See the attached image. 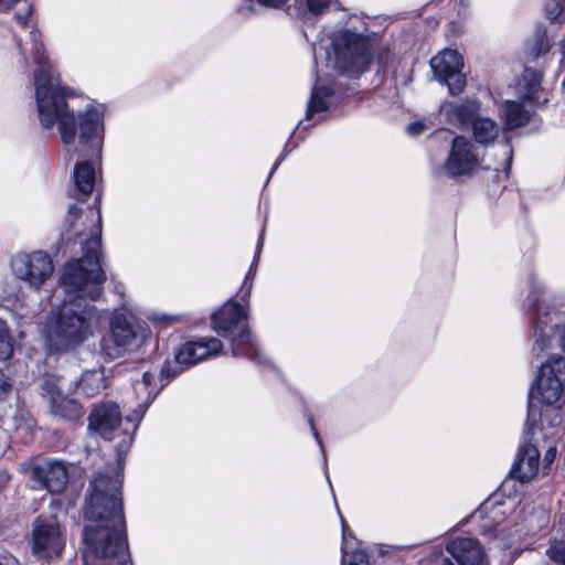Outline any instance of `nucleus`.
<instances>
[{
    "mask_svg": "<svg viewBox=\"0 0 565 565\" xmlns=\"http://www.w3.org/2000/svg\"><path fill=\"white\" fill-rule=\"evenodd\" d=\"M79 215L81 210L72 205L65 220L70 230L82 237L81 244L85 249V255L65 265L61 278L65 301L61 308L51 313L43 331L50 345L57 350L74 349L94 334L98 322L95 307L82 308L81 303H76V301L96 300L100 296L103 284L106 280L99 260L100 215L98 213L96 217L90 218L92 228L88 238L76 228L74 223Z\"/></svg>",
    "mask_w": 565,
    "mask_h": 565,
    "instance_id": "1",
    "label": "nucleus"
},
{
    "mask_svg": "<svg viewBox=\"0 0 565 565\" xmlns=\"http://www.w3.org/2000/svg\"><path fill=\"white\" fill-rule=\"evenodd\" d=\"M24 58H33L35 104L40 124L45 129L57 128L63 145L72 146L76 138L83 147H88L90 157L99 158L104 141L103 105L89 104L84 109H75L71 103L74 92L63 85L60 75L44 52L41 34L31 30L29 39L19 44Z\"/></svg>",
    "mask_w": 565,
    "mask_h": 565,
    "instance_id": "2",
    "label": "nucleus"
},
{
    "mask_svg": "<svg viewBox=\"0 0 565 565\" xmlns=\"http://www.w3.org/2000/svg\"><path fill=\"white\" fill-rule=\"evenodd\" d=\"M121 484L119 468L98 472L90 482L84 512L96 524L84 530V565H129Z\"/></svg>",
    "mask_w": 565,
    "mask_h": 565,
    "instance_id": "3",
    "label": "nucleus"
},
{
    "mask_svg": "<svg viewBox=\"0 0 565 565\" xmlns=\"http://www.w3.org/2000/svg\"><path fill=\"white\" fill-rule=\"evenodd\" d=\"M254 276L253 266L249 268L242 286L241 301H226L212 317V329L230 341L231 353L234 356H245L259 360V347L257 345L247 323L248 300L252 291V282H247Z\"/></svg>",
    "mask_w": 565,
    "mask_h": 565,
    "instance_id": "4",
    "label": "nucleus"
},
{
    "mask_svg": "<svg viewBox=\"0 0 565 565\" xmlns=\"http://www.w3.org/2000/svg\"><path fill=\"white\" fill-rule=\"evenodd\" d=\"M332 52L323 41L319 45H313V57L316 65L324 61L327 68L338 70L348 73L364 72L370 62V43L361 34L349 30H340L330 36Z\"/></svg>",
    "mask_w": 565,
    "mask_h": 565,
    "instance_id": "5",
    "label": "nucleus"
},
{
    "mask_svg": "<svg viewBox=\"0 0 565 565\" xmlns=\"http://www.w3.org/2000/svg\"><path fill=\"white\" fill-rule=\"evenodd\" d=\"M149 337L147 329L141 327L132 316L114 312L109 320V332L100 340V353L107 360H116L137 352Z\"/></svg>",
    "mask_w": 565,
    "mask_h": 565,
    "instance_id": "6",
    "label": "nucleus"
},
{
    "mask_svg": "<svg viewBox=\"0 0 565 565\" xmlns=\"http://www.w3.org/2000/svg\"><path fill=\"white\" fill-rule=\"evenodd\" d=\"M533 340L536 355L557 347L565 352V315L552 311L544 300L535 299Z\"/></svg>",
    "mask_w": 565,
    "mask_h": 565,
    "instance_id": "7",
    "label": "nucleus"
},
{
    "mask_svg": "<svg viewBox=\"0 0 565 565\" xmlns=\"http://www.w3.org/2000/svg\"><path fill=\"white\" fill-rule=\"evenodd\" d=\"M11 275L39 291L53 276L54 265L50 255L43 250L19 252L9 262Z\"/></svg>",
    "mask_w": 565,
    "mask_h": 565,
    "instance_id": "8",
    "label": "nucleus"
},
{
    "mask_svg": "<svg viewBox=\"0 0 565 565\" xmlns=\"http://www.w3.org/2000/svg\"><path fill=\"white\" fill-rule=\"evenodd\" d=\"M531 398L546 405H556L565 399V358L551 355L542 363Z\"/></svg>",
    "mask_w": 565,
    "mask_h": 565,
    "instance_id": "9",
    "label": "nucleus"
},
{
    "mask_svg": "<svg viewBox=\"0 0 565 565\" xmlns=\"http://www.w3.org/2000/svg\"><path fill=\"white\" fill-rule=\"evenodd\" d=\"M481 168L482 156L475 143L463 136L454 137L441 166L443 173L450 178H463L476 174Z\"/></svg>",
    "mask_w": 565,
    "mask_h": 565,
    "instance_id": "10",
    "label": "nucleus"
},
{
    "mask_svg": "<svg viewBox=\"0 0 565 565\" xmlns=\"http://www.w3.org/2000/svg\"><path fill=\"white\" fill-rule=\"evenodd\" d=\"M121 414L119 406L114 403H104L95 406L88 417V429L99 434L105 439L121 437L118 443L119 455L127 451L132 435L120 428Z\"/></svg>",
    "mask_w": 565,
    "mask_h": 565,
    "instance_id": "11",
    "label": "nucleus"
},
{
    "mask_svg": "<svg viewBox=\"0 0 565 565\" xmlns=\"http://www.w3.org/2000/svg\"><path fill=\"white\" fill-rule=\"evenodd\" d=\"M430 66L435 77L448 86L451 95H459L466 87V76L462 74V55L451 49H446L434 56Z\"/></svg>",
    "mask_w": 565,
    "mask_h": 565,
    "instance_id": "12",
    "label": "nucleus"
},
{
    "mask_svg": "<svg viewBox=\"0 0 565 565\" xmlns=\"http://www.w3.org/2000/svg\"><path fill=\"white\" fill-rule=\"evenodd\" d=\"M287 2H244L237 14L239 19H249L254 15L264 13L268 8L285 9L290 15H295L305 22L312 23L318 17L327 10L328 2H294L285 8L280 4Z\"/></svg>",
    "mask_w": 565,
    "mask_h": 565,
    "instance_id": "13",
    "label": "nucleus"
},
{
    "mask_svg": "<svg viewBox=\"0 0 565 565\" xmlns=\"http://www.w3.org/2000/svg\"><path fill=\"white\" fill-rule=\"evenodd\" d=\"M65 544L62 530L54 520L38 519L33 527V553L41 558L60 556Z\"/></svg>",
    "mask_w": 565,
    "mask_h": 565,
    "instance_id": "14",
    "label": "nucleus"
},
{
    "mask_svg": "<svg viewBox=\"0 0 565 565\" xmlns=\"http://www.w3.org/2000/svg\"><path fill=\"white\" fill-rule=\"evenodd\" d=\"M223 343L217 338L206 337L185 342L178 351L175 359L179 364L192 366L205 359L222 353Z\"/></svg>",
    "mask_w": 565,
    "mask_h": 565,
    "instance_id": "15",
    "label": "nucleus"
},
{
    "mask_svg": "<svg viewBox=\"0 0 565 565\" xmlns=\"http://www.w3.org/2000/svg\"><path fill=\"white\" fill-rule=\"evenodd\" d=\"M32 478L51 493L61 492L67 482V470L63 462L45 460L32 468Z\"/></svg>",
    "mask_w": 565,
    "mask_h": 565,
    "instance_id": "16",
    "label": "nucleus"
},
{
    "mask_svg": "<svg viewBox=\"0 0 565 565\" xmlns=\"http://www.w3.org/2000/svg\"><path fill=\"white\" fill-rule=\"evenodd\" d=\"M446 548L459 565H487L484 552L476 539L457 537Z\"/></svg>",
    "mask_w": 565,
    "mask_h": 565,
    "instance_id": "17",
    "label": "nucleus"
},
{
    "mask_svg": "<svg viewBox=\"0 0 565 565\" xmlns=\"http://www.w3.org/2000/svg\"><path fill=\"white\" fill-rule=\"evenodd\" d=\"M539 459L540 452L537 448L524 440L520 446L516 460L510 475L521 482L530 481L539 472Z\"/></svg>",
    "mask_w": 565,
    "mask_h": 565,
    "instance_id": "18",
    "label": "nucleus"
},
{
    "mask_svg": "<svg viewBox=\"0 0 565 565\" xmlns=\"http://www.w3.org/2000/svg\"><path fill=\"white\" fill-rule=\"evenodd\" d=\"M154 375L150 372H145L140 380L134 383V392L136 394L137 406L132 415L126 417L127 422L134 423L135 427L141 420L148 406L151 404L156 396V387L152 385Z\"/></svg>",
    "mask_w": 565,
    "mask_h": 565,
    "instance_id": "19",
    "label": "nucleus"
},
{
    "mask_svg": "<svg viewBox=\"0 0 565 565\" xmlns=\"http://www.w3.org/2000/svg\"><path fill=\"white\" fill-rule=\"evenodd\" d=\"M47 398L50 401L51 412L55 416L64 419L74 420L83 415V409L79 404L67 396H65L58 387H51L47 390Z\"/></svg>",
    "mask_w": 565,
    "mask_h": 565,
    "instance_id": "20",
    "label": "nucleus"
},
{
    "mask_svg": "<svg viewBox=\"0 0 565 565\" xmlns=\"http://www.w3.org/2000/svg\"><path fill=\"white\" fill-rule=\"evenodd\" d=\"M479 110V105L476 102H465L461 104L445 103L440 106V113L446 119L454 125H468L472 124L476 119V114Z\"/></svg>",
    "mask_w": 565,
    "mask_h": 565,
    "instance_id": "21",
    "label": "nucleus"
},
{
    "mask_svg": "<svg viewBox=\"0 0 565 565\" xmlns=\"http://www.w3.org/2000/svg\"><path fill=\"white\" fill-rule=\"evenodd\" d=\"M73 180L79 199H86L94 190L96 183L95 167L89 161L78 162L73 171Z\"/></svg>",
    "mask_w": 565,
    "mask_h": 565,
    "instance_id": "22",
    "label": "nucleus"
},
{
    "mask_svg": "<svg viewBox=\"0 0 565 565\" xmlns=\"http://www.w3.org/2000/svg\"><path fill=\"white\" fill-rule=\"evenodd\" d=\"M107 386L105 372L103 369L85 371L78 382V390L86 396H95Z\"/></svg>",
    "mask_w": 565,
    "mask_h": 565,
    "instance_id": "23",
    "label": "nucleus"
},
{
    "mask_svg": "<svg viewBox=\"0 0 565 565\" xmlns=\"http://www.w3.org/2000/svg\"><path fill=\"white\" fill-rule=\"evenodd\" d=\"M332 94L331 88L320 85L319 79H317L312 93L311 98L308 103L306 117L308 120L313 118V115L317 113H321L328 109L329 103L328 98Z\"/></svg>",
    "mask_w": 565,
    "mask_h": 565,
    "instance_id": "24",
    "label": "nucleus"
},
{
    "mask_svg": "<svg viewBox=\"0 0 565 565\" xmlns=\"http://www.w3.org/2000/svg\"><path fill=\"white\" fill-rule=\"evenodd\" d=\"M473 137L479 143L492 142L498 134V125L488 117H477L472 125Z\"/></svg>",
    "mask_w": 565,
    "mask_h": 565,
    "instance_id": "25",
    "label": "nucleus"
},
{
    "mask_svg": "<svg viewBox=\"0 0 565 565\" xmlns=\"http://www.w3.org/2000/svg\"><path fill=\"white\" fill-rule=\"evenodd\" d=\"M342 525V565H367L366 554L363 551H355L352 555V558L348 561L349 550L353 547L354 537H352L351 532L343 520L341 518Z\"/></svg>",
    "mask_w": 565,
    "mask_h": 565,
    "instance_id": "26",
    "label": "nucleus"
},
{
    "mask_svg": "<svg viewBox=\"0 0 565 565\" xmlns=\"http://www.w3.org/2000/svg\"><path fill=\"white\" fill-rule=\"evenodd\" d=\"M505 125L509 129L519 128L529 121L530 113L518 102L504 103Z\"/></svg>",
    "mask_w": 565,
    "mask_h": 565,
    "instance_id": "27",
    "label": "nucleus"
},
{
    "mask_svg": "<svg viewBox=\"0 0 565 565\" xmlns=\"http://www.w3.org/2000/svg\"><path fill=\"white\" fill-rule=\"evenodd\" d=\"M14 350L13 340L6 321L0 319V361L9 360Z\"/></svg>",
    "mask_w": 565,
    "mask_h": 565,
    "instance_id": "28",
    "label": "nucleus"
},
{
    "mask_svg": "<svg viewBox=\"0 0 565 565\" xmlns=\"http://www.w3.org/2000/svg\"><path fill=\"white\" fill-rule=\"evenodd\" d=\"M551 38L546 31H537L533 40L531 53L534 57L546 54L551 49Z\"/></svg>",
    "mask_w": 565,
    "mask_h": 565,
    "instance_id": "29",
    "label": "nucleus"
},
{
    "mask_svg": "<svg viewBox=\"0 0 565 565\" xmlns=\"http://www.w3.org/2000/svg\"><path fill=\"white\" fill-rule=\"evenodd\" d=\"M523 79L529 82V87L524 94L527 99H534L535 94L539 92L542 83V75L532 70H525Z\"/></svg>",
    "mask_w": 565,
    "mask_h": 565,
    "instance_id": "30",
    "label": "nucleus"
},
{
    "mask_svg": "<svg viewBox=\"0 0 565 565\" xmlns=\"http://www.w3.org/2000/svg\"><path fill=\"white\" fill-rule=\"evenodd\" d=\"M547 556L559 565H565V542L554 541L546 551Z\"/></svg>",
    "mask_w": 565,
    "mask_h": 565,
    "instance_id": "31",
    "label": "nucleus"
},
{
    "mask_svg": "<svg viewBox=\"0 0 565 565\" xmlns=\"http://www.w3.org/2000/svg\"><path fill=\"white\" fill-rule=\"evenodd\" d=\"M545 11L550 20L556 21L565 11V2H547Z\"/></svg>",
    "mask_w": 565,
    "mask_h": 565,
    "instance_id": "32",
    "label": "nucleus"
},
{
    "mask_svg": "<svg viewBox=\"0 0 565 565\" xmlns=\"http://www.w3.org/2000/svg\"><path fill=\"white\" fill-rule=\"evenodd\" d=\"M426 129H427V127H426L425 122L422 120H418V121H414V122H411L409 125H407L406 132L409 136L415 137V136L423 134Z\"/></svg>",
    "mask_w": 565,
    "mask_h": 565,
    "instance_id": "33",
    "label": "nucleus"
},
{
    "mask_svg": "<svg viewBox=\"0 0 565 565\" xmlns=\"http://www.w3.org/2000/svg\"><path fill=\"white\" fill-rule=\"evenodd\" d=\"M555 458H556V448L550 447L546 450L545 456H544V462H543L544 468H548L553 463Z\"/></svg>",
    "mask_w": 565,
    "mask_h": 565,
    "instance_id": "34",
    "label": "nucleus"
},
{
    "mask_svg": "<svg viewBox=\"0 0 565 565\" xmlns=\"http://www.w3.org/2000/svg\"><path fill=\"white\" fill-rule=\"evenodd\" d=\"M31 13L32 7L30 4H25V7L22 9V13L17 14L18 22L21 23L22 25H25Z\"/></svg>",
    "mask_w": 565,
    "mask_h": 565,
    "instance_id": "35",
    "label": "nucleus"
},
{
    "mask_svg": "<svg viewBox=\"0 0 565 565\" xmlns=\"http://www.w3.org/2000/svg\"><path fill=\"white\" fill-rule=\"evenodd\" d=\"M309 423H310L311 430L313 431V435H315V437H316V439H317L318 444H319V445H320V447L322 448V441H321V439H320V436H319V434H318L317 429L315 428V425H313L312 420L310 419V420H309Z\"/></svg>",
    "mask_w": 565,
    "mask_h": 565,
    "instance_id": "36",
    "label": "nucleus"
},
{
    "mask_svg": "<svg viewBox=\"0 0 565 565\" xmlns=\"http://www.w3.org/2000/svg\"><path fill=\"white\" fill-rule=\"evenodd\" d=\"M503 151H504V154L508 158V162H510L511 159H512V150H511L510 146L509 145H504L503 146Z\"/></svg>",
    "mask_w": 565,
    "mask_h": 565,
    "instance_id": "37",
    "label": "nucleus"
},
{
    "mask_svg": "<svg viewBox=\"0 0 565 565\" xmlns=\"http://www.w3.org/2000/svg\"><path fill=\"white\" fill-rule=\"evenodd\" d=\"M440 565H455V564L451 561H449L448 558H445V559H443Z\"/></svg>",
    "mask_w": 565,
    "mask_h": 565,
    "instance_id": "38",
    "label": "nucleus"
},
{
    "mask_svg": "<svg viewBox=\"0 0 565 565\" xmlns=\"http://www.w3.org/2000/svg\"><path fill=\"white\" fill-rule=\"evenodd\" d=\"M262 244H263V235L260 236V238H259V241H258L257 249H260Z\"/></svg>",
    "mask_w": 565,
    "mask_h": 565,
    "instance_id": "39",
    "label": "nucleus"
},
{
    "mask_svg": "<svg viewBox=\"0 0 565 565\" xmlns=\"http://www.w3.org/2000/svg\"><path fill=\"white\" fill-rule=\"evenodd\" d=\"M531 427L529 425H526V428H525V435L527 436L530 433H531Z\"/></svg>",
    "mask_w": 565,
    "mask_h": 565,
    "instance_id": "40",
    "label": "nucleus"
},
{
    "mask_svg": "<svg viewBox=\"0 0 565 565\" xmlns=\"http://www.w3.org/2000/svg\"><path fill=\"white\" fill-rule=\"evenodd\" d=\"M488 505H489V503H488V502H487V503H484V504H483V507H482V509H483V510H487V509H488Z\"/></svg>",
    "mask_w": 565,
    "mask_h": 565,
    "instance_id": "41",
    "label": "nucleus"
},
{
    "mask_svg": "<svg viewBox=\"0 0 565 565\" xmlns=\"http://www.w3.org/2000/svg\"><path fill=\"white\" fill-rule=\"evenodd\" d=\"M562 86L565 89V79L563 81Z\"/></svg>",
    "mask_w": 565,
    "mask_h": 565,
    "instance_id": "42",
    "label": "nucleus"
},
{
    "mask_svg": "<svg viewBox=\"0 0 565 565\" xmlns=\"http://www.w3.org/2000/svg\"><path fill=\"white\" fill-rule=\"evenodd\" d=\"M0 565H2V564L0 563Z\"/></svg>",
    "mask_w": 565,
    "mask_h": 565,
    "instance_id": "43",
    "label": "nucleus"
}]
</instances>
